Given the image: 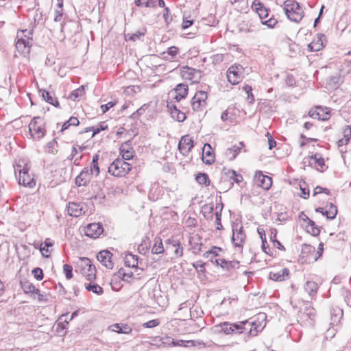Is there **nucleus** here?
Returning a JSON list of instances; mask_svg holds the SVG:
<instances>
[{
    "label": "nucleus",
    "instance_id": "35",
    "mask_svg": "<svg viewBox=\"0 0 351 351\" xmlns=\"http://www.w3.org/2000/svg\"><path fill=\"white\" fill-rule=\"evenodd\" d=\"M196 180L200 184H204L205 186H209L210 181L209 178L206 173H199L196 176Z\"/></svg>",
    "mask_w": 351,
    "mask_h": 351
},
{
    "label": "nucleus",
    "instance_id": "15",
    "mask_svg": "<svg viewBox=\"0 0 351 351\" xmlns=\"http://www.w3.org/2000/svg\"><path fill=\"white\" fill-rule=\"evenodd\" d=\"M68 213L69 215L78 217L85 213L83 204L69 202L68 204Z\"/></svg>",
    "mask_w": 351,
    "mask_h": 351
},
{
    "label": "nucleus",
    "instance_id": "20",
    "mask_svg": "<svg viewBox=\"0 0 351 351\" xmlns=\"http://www.w3.org/2000/svg\"><path fill=\"white\" fill-rule=\"evenodd\" d=\"M202 161L210 165L214 162V156L212 154V147L210 144L205 143L203 147Z\"/></svg>",
    "mask_w": 351,
    "mask_h": 351
},
{
    "label": "nucleus",
    "instance_id": "55",
    "mask_svg": "<svg viewBox=\"0 0 351 351\" xmlns=\"http://www.w3.org/2000/svg\"><path fill=\"white\" fill-rule=\"evenodd\" d=\"M116 103L117 102L115 101H111L108 102L106 104L101 105V109L102 113L106 112L111 108L114 106Z\"/></svg>",
    "mask_w": 351,
    "mask_h": 351
},
{
    "label": "nucleus",
    "instance_id": "59",
    "mask_svg": "<svg viewBox=\"0 0 351 351\" xmlns=\"http://www.w3.org/2000/svg\"><path fill=\"white\" fill-rule=\"evenodd\" d=\"M204 265L205 263H203L202 261H197L193 264V266L199 271H204Z\"/></svg>",
    "mask_w": 351,
    "mask_h": 351
},
{
    "label": "nucleus",
    "instance_id": "36",
    "mask_svg": "<svg viewBox=\"0 0 351 351\" xmlns=\"http://www.w3.org/2000/svg\"><path fill=\"white\" fill-rule=\"evenodd\" d=\"M181 75L183 78L190 80L193 76L194 69L188 66H182L180 69Z\"/></svg>",
    "mask_w": 351,
    "mask_h": 351
},
{
    "label": "nucleus",
    "instance_id": "52",
    "mask_svg": "<svg viewBox=\"0 0 351 351\" xmlns=\"http://www.w3.org/2000/svg\"><path fill=\"white\" fill-rule=\"evenodd\" d=\"M32 274H33L34 278L37 280H43V270L40 268H39V267L34 268L32 270Z\"/></svg>",
    "mask_w": 351,
    "mask_h": 351
},
{
    "label": "nucleus",
    "instance_id": "41",
    "mask_svg": "<svg viewBox=\"0 0 351 351\" xmlns=\"http://www.w3.org/2000/svg\"><path fill=\"white\" fill-rule=\"evenodd\" d=\"M53 245V243L51 242L49 239H47L43 244H41L40 246V252L43 254V255L45 257H48L49 252V247H51Z\"/></svg>",
    "mask_w": 351,
    "mask_h": 351
},
{
    "label": "nucleus",
    "instance_id": "64",
    "mask_svg": "<svg viewBox=\"0 0 351 351\" xmlns=\"http://www.w3.org/2000/svg\"><path fill=\"white\" fill-rule=\"evenodd\" d=\"M343 136L346 138H348L350 141L351 138V126L348 125L344 130H343Z\"/></svg>",
    "mask_w": 351,
    "mask_h": 351
},
{
    "label": "nucleus",
    "instance_id": "13",
    "mask_svg": "<svg viewBox=\"0 0 351 351\" xmlns=\"http://www.w3.org/2000/svg\"><path fill=\"white\" fill-rule=\"evenodd\" d=\"M255 180L257 185L265 190H269L272 185L271 178L268 176L263 175L261 171L256 173Z\"/></svg>",
    "mask_w": 351,
    "mask_h": 351
},
{
    "label": "nucleus",
    "instance_id": "62",
    "mask_svg": "<svg viewBox=\"0 0 351 351\" xmlns=\"http://www.w3.org/2000/svg\"><path fill=\"white\" fill-rule=\"evenodd\" d=\"M144 36V34L143 33H141V32H136V33H134L133 34H132L130 37V40H133V41H136L137 40H141V38H143Z\"/></svg>",
    "mask_w": 351,
    "mask_h": 351
},
{
    "label": "nucleus",
    "instance_id": "10",
    "mask_svg": "<svg viewBox=\"0 0 351 351\" xmlns=\"http://www.w3.org/2000/svg\"><path fill=\"white\" fill-rule=\"evenodd\" d=\"M207 93L205 91H197L191 99V106L193 110L199 111L206 105Z\"/></svg>",
    "mask_w": 351,
    "mask_h": 351
},
{
    "label": "nucleus",
    "instance_id": "28",
    "mask_svg": "<svg viewBox=\"0 0 351 351\" xmlns=\"http://www.w3.org/2000/svg\"><path fill=\"white\" fill-rule=\"evenodd\" d=\"M21 287L25 293H38L39 289H36L29 281H21Z\"/></svg>",
    "mask_w": 351,
    "mask_h": 351
},
{
    "label": "nucleus",
    "instance_id": "42",
    "mask_svg": "<svg viewBox=\"0 0 351 351\" xmlns=\"http://www.w3.org/2000/svg\"><path fill=\"white\" fill-rule=\"evenodd\" d=\"M117 275L121 278L123 280L130 282V280L133 276L132 272H125V269L123 268H121L117 273Z\"/></svg>",
    "mask_w": 351,
    "mask_h": 351
},
{
    "label": "nucleus",
    "instance_id": "44",
    "mask_svg": "<svg viewBox=\"0 0 351 351\" xmlns=\"http://www.w3.org/2000/svg\"><path fill=\"white\" fill-rule=\"evenodd\" d=\"M213 206L204 205L202 207V211L206 218L212 219L213 216Z\"/></svg>",
    "mask_w": 351,
    "mask_h": 351
},
{
    "label": "nucleus",
    "instance_id": "63",
    "mask_svg": "<svg viewBox=\"0 0 351 351\" xmlns=\"http://www.w3.org/2000/svg\"><path fill=\"white\" fill-rule=\"evenodd\" d=\"M267 136H269L268 138V145L269 149H271L276 145V143L275 140L271 137V136L269 134V132H267Z\"/></svg>",
    "mask_w": 351,
    "mask_h": 351
},
{
    "label": "nucleus",
    "instance_id": "9",
    "mask_svg": "<svg viewBox=\"0 0 351 351\" xmlns=\"http://www.w3.org/2000/svg\"><path fill=\"white\" fill-rule=\"evenodd\" d=\"M245 239V234L241 225L234 224L232 226V240L236 247L242 248Z\"/></svg>",
    "mask_w": 351,
    "mask_h": 351
},
{
    "label": "nucleus",
    "instance_id": "4",
    "mask_svg": "<svg viewBox=\"0 0 351 351\" xmlns=\"http://www.w3.org/2000/svg\"><path fill=\"white\" fill-rule=\"evenodd\" d=\"M285 12L289 19L295 23L300 22L304 16L302 8L298 3L293 1L287 2Z\"/></svg>",
    "mask_w": 351,
    "mask_h": 351
},
{
    "label": "nucleus",
    "instance_id": "43",
    "mask_svg": "<svg viewBox=\"0 0 351 351\" xmlns=\"http://www.w3.org/2000/svg\"><path fill=\"white\" fill-rule=\"evenodd\" d=\"M90 282L89 284L86 285V289L88 291H93V293L99 294V295L102 293L103 289L100 286H99L97 284L92 283V281H90Z\"/></svg>",
    "mask_w": 351,
    "mask_h": 351
},
{
    "label": "nucleus",
    "instance_id": "3",
    "mask_svg": "<svg viewBox=\"0 0 351 351\" xmlns=\"http://www.w3.org/2000/svg\"><path fill=\"white\" fill-rule=\"evenodd\" d=\"M132 165L121 158L116 159L108 167V172L117 177H121L131 170Z\"/></svg>",
    "mask_w": 351,
    "mask_h": 351
},
{
    "label": "nucleus",
    "instance_id": "38",
    "mask_svg": "<svg viewBox=\"0 0 351 351\" xmlns=\"http://www.w3.org/2000/svg\"><path fill=\"white\" fill-rule=\"evenodd\" d=\"M169 243L171 244L173 247H176L174 250V254L177 257H181L183 254V247L180 245V243L178 241H171L168 240Z\"/></svg>",
    "mask_w": 351,
    "mask_h": 351
},
{
    "label": "nucleus",
    "instance_id": "60",
    "mask_svg": "<svg viewBox=\"0 0 351 351\" xmlns=\"http://www.w3.org/2000/svg\"><path fill=\"white\" fill-rule=\"evenodd\" d=\"M221 119L223 121H232L233 118L229 115L228 110H225L221 116Z\"/></svg>",
    "mask_w": 351,
    "mask_h": 351
},
{
    "label": "nucleus",
    "instance_id": "25",
    "mask_svg": "<svg viewBox=\"0 0 351 351\" xmlns=\"http://www.w3.org/2000/svg\"><path fill=\"white\" fill-rule=\"evenodd\" d=\"M317 288L318 286L314 281H307L304 285V289L310 298H313L316 295Z\"/></svg>",
    "mask_w": 351,
    "mask_h": 351
},
{
    "label": "nucleus",
    "instance_id": "7",
    "mask_svg": "<svg viewBox=\"0 0 351 351\" xmlns=\"http://www.w3.org/2000/svg\"><path fill=\"white\" fill-rule=\"evenodd\" d=\"M29 130L31 135L35 138L40 139L44 136L45 130L40 117H36L33 118L29 124Z\"/></svg>",
    "mask_w": 351,
    "mask_h": 351
},
{
    "label": "nucleus",
    "instance_id": "1",
    "mask_svg": "<svg viewBox=\"0 0 351 351\" xmlns=\"http://www.w3.org/2000/svg\"><path fill=\"white\" fill-rule=\"evenodd\" d=\"M267 315L265 313H260L256 315L254 321L249 322L248 320H245L243 322H245V327L248 328V330H243L245 341H247L250 336L257 335L258 332L263 329L265 326V324H263V322L265 321Z\"/></svg>",
    "mask_w": 351,
    "mask_h": 351
},
{
    "label": "nucleus",
    "instance_id": "22",
    "mask_svg": "<svg viewBox=\"0 0 351 351\" xmlns=\"http://www.w3.org/2000/svg\"><path fill=\"white\" fill-rule=\"evenodd\" d=\"M175 91L176 95L174 97V99H176V101H179L182 99L185 98L187 95L188 86L187 85L180 84L176 86Z\"/></svg>",
    "mask_w": 351,
    "mask_h": 351
},
{
    "label": "nucleus",
    "instance_id": "14",
    "mask_svg": "<svg viewBox=\"0 0 351 351\" xmlns=\"http://www.w3.org/2000/svg\"><path fill=\"white\" fill-rule=\"evenodd\" d=\"M112 256V253L108 250H102L97 255V260L107 269H112L113 267Z\"/></svg>",
    "mask_w": 351,
    "mask_h": 351
},
{
    "label": "nucleus",
    "instance_id": "8",
    "mask_svg": "<svg viewBox=\"0 0 351 351\" xmlns=\"http://www.w3.org/2000/svg\"><path fill=\"white\" fill-rule=\"evenodd\" d=\"M243 73V68L240 64L231 66L227 71V77L232 84H237L239 82Z\"/></svg>",
    "mask_w": 351,
    "mask_h": 351
},
{
    "label": "nucleus",
    "instance_id": "51",
    "mask_svg": "<svg viewBox=\"0 0 351 351\" xmlns=\"http://www.w3.org/2000/svg\"><path fill=\"white\" fill-rule=\"evenodd\" d=\"M202 77V72L200 70L194 69V72H193V76L191 77V80L193 82H199Z\"/></svg>",
    "mask_w": 351,
    "mask_h": 351
},
{
    "label": "nucleus",
    "instance_id": "21",
    "mask_svg": "<svg viewBox=\"0 0 351 351\" xmlns=\"http://www.w3.org/2000/svg\"><path fill=\"white\" fill-rule=\"evenodd\" d=\"M31 44L29 40V38L27 39L20 38L17 40L16 43V47L17 50L23 53H27L29 52Z\"/></svg>",
    "mask_w": 351,
    "mask_h": 351
},
{
    "label": "nucleus",
    "instance_id": "56",
    "mask_svg": "<svg viewBox=\"0 0 351 351\" xmlns=\"http://www.w3.org/2000/svg\"><path fill=\"white\" fill-rule=\"evenodd\" d=\"M221 213H220V212L217 211V212L215 213V217H216V219H215V223H216V224H217V227H216V228H217V230H221V229H223V226H222V224H221Z\"/></svg>",
    "mask_w": 351,
    "mask_h": 351
},
{
    "label": "nucleus",
    "instance_id": "12",
    "mask_svg": "<svg viewBox=\"0 0 351 351\" xmlns=\"http://www.w3.org/2000/svg\"><path fill=\"white\" fill-rule=\"evenodd\" d=\"M104 232V228L99 223H93L88 224L85 230V234L93 239L98 238Z\"/></svg>",
    "mask_w": 351,
    "mask_h": 351
},
{
    "label": "nucleus",
    "instance_id": "50",
    "mask_svg": "<svg viewBox=\"0 0 351 351\" xmlns=\"http://www.w3.org/2000/svg\"><path fill=\"white\" fill-rule=\"evenodd\" d=\"M311 158L315 160V164L318 167L322 168L324 165V160L319 154H316L311 156Z\"/></svg>",
    "mask_w": 351,
    "mask_h": 351
},
{
    "label": "nucleus",
    "instance_id": "2",
    "mask_svg": "<svg viewBox=\"0 0 351 351\" xmlns=\"http://www.w3.org/2000/svg\"><path fill=\"white\" fill-rule=\"evenodd\" d=\"M245 322L230 323L228 322H221L213 326L215 332H223L226 335L234 333L243 334V330H248L245 327Z\"/></svg>",
    "mask_w": 351,
    "mask_h": 351
},
{
    "label": "nucleus",
    "instance_id": "39",
    "mask_svg": "<svg viewBox=\"0 0 351 351\" xmlns=\"http://www.w3.org/2000/svg\"><path fill=\"white\" fill-rule=\"evenodd\" d=\"M324 214L326 216L327 219H335L337 214V206L331 203L330 204L329 209L328 210H325Z\"/></svg>",
    "mask_w": 351,
    "mask_h": 351
},
{
    "label": "nucleus",
    "instance_id": "53",
    "mask_svg": "<svg viewBox=\"0 0 351 351\" xmlns=\"http://www.w3.org/2000/svg\"><path fill=\"white\" fill-rule=\"evenodd\" d=\"M160 324L158 319L149 320L143 324V326L147 328H152L158 326Z\"/></svg>",
    "mask_w": 351,
    "mask_h": 351
},
{
    "label": "nucleus",
    "instance_id": "46",
    "mask_svg": "<svg viewBox=\"0 0 351 351\" xmlns=\"http://www.w3.org/2000/svg\"><path fill=\"white\" fill-rule=\"evenodd\" d=\"M243 90L247 93V100L248 101V102L250 104H252L254 103V97L252 93V88L251 86H249V85H245L244 87H243Z\"/></svg>",
    "mask_w": 351,
    "mask_h": 351
},
{
    "label": "nucleus",
    "instance_id": "24",
    "mask_svg": "<svg viewBox=\"0 0 351 351\" xmlns=\"http://www.w3.org/2000/svg\"><path fill=\"white\" fill-rule=\"evenodd\" d=\"M243 146L244 145L242 142L239 143L238 145H233L232 147L226 149V156L228 157L230 160L235 158Z\"/></svg>",
    "mask_w": 351,
    "mask_h": 351
},
{
    "label": "nucleus",
    "instance_id": "29",
    "mask_svg": "<svg viewBox=\"0 0 351 351\" xmlns=\"http://www.w3.org/2000/svg\"><path fill=\"white\" fill-rule=\"evenodd\" d=\"M138 256L128 253L125 257V264L130 267H137Z\"/></svg>",
    "mask_w": 351,
    "mask_h": 351
},
{
    "label": "nucleus",
    "instance_id": "18",
    "mask_svg": "<svg viewBox=\"0 0 351 351\" xmlns=\"http://www.w3.org/2000/svg\"><path fill=\"white\" fill-rule=\"evenodd\" d=\"M131 141H128L121 144L120 146V153L122 154V158L123 160H128L132 158L133 152L130 147Z\"/></svg>",
    "mask_w": 351,
    "mask_h": 351
},
{
    "label": "nucleus",
    "instance_id": "61",
    "mask_svg": "<svg viewBox=\"0 0 351 351\" xmlns=\"http://www.w3.org/2000/svg\"><path fill=\"white\" fill-rule=\"evenodd\" d=\"M166 339L167 341L165 343H167L169 345H173V346H182L183 343H184V341H182V340H180V341H178L176 342L173 339H172L169 337H167Z\"/></svg>",
    "mask_w": 351,
    "mask_h": 351
},
{
    "label": "nucleus",
    "instance_id": "49",
    "mask_svg": "<svg viewBox=\"0 0 351 351\" xmlns=\"http://www.w3.org/2000/svg\"><path fill=\"white\" fill-rule=\"evenodd\" d=\"M315 247L314 246H312L311 245H307V244H304L302 245V254H303V256H304V254H315Z\"/></svg>",
    "mask_w": 351,
    "mask_h": 351
},
{
    "label": "nucleus",
    "instance_id": "47",
    "mask_svg": "<svg viewBox=\"0 0 351 351\" xmlns=\"http://www.w3.org/2000/svg\"><path fill=\"white\" fill-rule=\"evenodd\" d=\"M63 271L65 274L66 278L70 280L73 277V267L71 265L65 264L63 265Z\"/></svg>",
    "mask_w": 351,
    "mask_h": 351
},
{
    "label": "nucleus",
    "instance_id": "5",
    "mask_svg": "<svg viewBox=\"0 0 351 351\" xmlns=\"http://www.w3.org/2000/svg\"><path fill=\"white\" fill-rule=\"evenodd\" d=\"M19 171V184L32 188L35 186L36 182L34 179L29 174V168L25 165L22 168V165L19 164L15 167V172Z\"/></svg>",
    "mask_w": 351,
    "mask_h": 351
},
{
    "label": "nucleus",
    "instance_id": "48",
    "mask_svg": "<svg viewBox=\"0 0 351 351\" xmlns=\"http://www.w3.org/2000/svg\"><path fill=\"white\" fill-rule=\"evenodd\" d=\"M219 251H221L220 247L214 246L212 247L210 250L206 252L204 254V256L205 258H209L210 256H213V257H216L218 255Z\"/></svg>",
    "mask_w": 351,
    "mask_h": 351
},
{
    "label": "nucleus",
    "instance_id": "6",
    "mask_svg": "<svg viewBox=\"0 0 351 351\" xmlns=\"http://www.w3.org/2000/svg\"><path fill=\"white\" fill-rule=\"evenodd\" d=\"M80 267L82 274L89 281H93L96 278V269L88 258H80Z\"/></svg>",
    "mask_w": 351,
    "mask_h": 351
},
{
    "label": "nucleus",
    "instance_id": "17",
    "mask_svg": "<svg viewBox=\"0 0 351 351\" xmlns=\"http://www.w3.org/2000/svg\"><path fill=\"white\" fill-rule=\"evenodd\" d=\"M91 173L88 168H84L75 178V184L78 186H86L91 180Z\"/></svg>",
    "mask_w": 351,
    "mask_h": 351
},
{
    "label": "nucleus",
    "instance_id": "34",
    "mask_svg": "<svg viewBox=\"0 0 351 351\" xmlns=\"http://www.w3.org/2000/svg\"><path fill=\"white\" fill-rule=\"evenodd\" d=\"M98 160H99V155L95 154L93 156L91 166H90V173L92 175H95V176H97L99 173V167L98 165Z\"/></svg>",
    "mask_w": 351,
    "mask_h": 351
},
{
    "label": "nucleus",
    "instance_id": "30",
    "mask_svg": "<svg viewBox=\"0 0 351 351\" xmlns=\"http://www.w3.org/2000/svg\"><path fill=\"white\" fill-rule=\"evenodd\" d=\"M220 266L227 271H231L232 269H237L239 267V262L237 261H227L224 259L221 261Z\"/></svg>",
    "mask_w": 351,
    "mask_h": 351
},
{
    "label": "nucleus",
    "instance_id": "37",
    "mask_svg": "<svg viewBox=\"0 0 351 351\" xmlns=\"http://www.w3.org/2000/svg\"><path fill=\"white\" fill-rule=\"evenodd\" d=\"M84 93V86L73 90L69 96V99L73 101H75L78 97H81Z\"/></svg>",
    "mask_w": 351,
    "mask_h": 351
},
{
    "label": "nucleus",
    "instance_id": "54",
    "mask_svg": "<svg viewBox=\"0 0 351 351\" xmlns=\"http://www.w3.org/2000/svg\"><path fill=\"white\" fill-rule=\"evenodd\" d=\"M231 176H230V180H233L237 183H240L243 181V177L240 174H237L235 171H231Z\"/></svg>",
    "mask_w": 351,
    "mask_h": 351
},
{
    "label": "nucleus",
    "instance_id": "57",
    "mask_svg": "<svg viewBox=\"0 0 351 351\" xmlns=\"http://www.w3.org/2000/svg\"><path fill=\"white\" fill-rule=\"evenodd\" d=\"M261 23L263 25H266L269 27H274V25L276 24L277 21L275 19H269L268 20L262 21Z\"/></svg>",
    "mask_w": 351,
    "mask_h": 351
},
{
    "label": "nucleus",
    "instance_id": "40",
    "mask_svg": "<svg viewBox=\"0 0 351 351\" xmlns=\"http://www.w3.org/2000/svg\"><path fill=\"white\" fill-rule=\"evenodd\" d=\"M173 110L174 111L171 112V115L172 118L175 119L179 122H182L186 119V116L184 112L180 111L179 109H174Z\"/></svg>",
    "mask_w": 351,
    "mask_h": 351
},
{
    "label": "nucleus",
    "instance_id": "11",
    "mask_svg": "<svg viewBox=\"0 0 351 351\" xmlns=\"http://www.w3.org/2000/svg\"><path fill=\"white\" fill-rule=\"evenodd\" d=\"M193 147V141L189 135L182 136L178 143V149L183 156H187Z\"/></svg>",
    "mask_w": 351,
    "mask_h": 351
},
{
    "label": "nucleus",
    "instance_id": "33",
    "mask_svg": "<svg viewBox=\"0 0 351 351\" xmlns=\"http://www.w3.org/2000/svg\"><path fill=\"white\" fill-rule=\"evenodd\" d=\"M164 251V246L161 239L159 237H156L154 239V244L152 249V252L156 254H162Z\"/></svg>",
    "mask_w": 351,
    "mask_h": 351
},
{
    "label": "nucleus",
    "instance_id": "23",
    "mask_svg": "<svg viewBox=\"0 0 351 351\" xmlns=\"http://www.w3.org/2000/svg\"><path fill=\"white\" fill-rule=\"evenodd\" d=\"M289 271L288 269L284 268L278 272L271 271L269 274V277L271 280L274 281H283L285 280V277L288 276Z\"/></svg>",
    "mask_w": 351,
    "mask_h": 351
},
{
    "label": "nucleus",
    "instance_id": "19",
    "mask_svg": "<svg viewBox=\"0 0 351 351\" xmlns=\"http://www.w3.org/2000/svg\"><path fill=\"white\" fill-rule=\"evenodd\" d=\"M308 114L313 119L322 121L328 120L330 117L329 114L327 112H324L322 107H317L315 110H311Z\"/></svg>",
    "mask_w": 351,
    "mask_h": 351
},
{
    "label": "nucleus",
    "instance_id": "27",
    "mask_svg": "<svg viewBox=\"0 0 351 351\" xmlns=\"http://www.w3.org/2000/svg\"><path fill=\"white\" fill-rule=\"evenodd\" d=\"M112 330L118 333L129 334L132 332V328L127 324H115L110 326Z\"/></svg>",
    "mask_w": 351,
    "mask_h": 351
},
{
    "label": "nucleus",
    "instance_id": "45",
    "mask_svg": "<svg viewBox=\"0 0 351 351\" xmlns=\"http://www.w3.org/2000/svg\"><path fill=\"white\" fill-rule=\"evenodd\" d=\"M107 128H108V125L106 124H105V123H102L99 125V127L96 128H95L94 127L86 128L84 132H87L88 131L92 130L93 132L92 136H94L97 134H99L101 131L105 130Z\"/></svg>",
    "mask_w": 351,
    "mask_h": 351
},
{
    "label": "nucleus",
    "instance_id": "16",
    "mask_svg": "<svg viewBox=\"0 0 351 351\" xmlns=\"http://www.w3.org/2000/svg\"><path fill=\"white\" fill-rule=\"evenodd\" d=\"M314 317V309L311 308H306L304 312L300 313L299 315L300 320L305 325L309 326L313 325Z\"/></svg>",
    "mask_w": 351,
    "mask_h": 351
},
{
    "label": "nucleus",
    "instance_id": "32",
    "mask_svg": "<svg viewBox=\"0 0 351 351\" xmlns=\"http://www.w3.org/2000/svg\"><path fill=\"white\" fill-rule=\"evenodd\" d=\"M42 97L49 104L54 106L55 107H59V102L56 97H53L51 93L47 90H43L42 91Z\"/></svg>",
    "mask_w": 351,
    "mask_h": 351
},
{
    "label": "nucleus",
    "instance_id": "58",
    "mask_svg": "<svg viewBox=\"0 0 351 351\" xmlns=\"http://www.w3.org/2000/svg\"><path fill=\"white\" fill-rule=\"evenodd\" d=\"M178 52V49L176 47L172 46L168 48L167 53L171 56V58L175 57Z\"/></svg>",
    "mask_w": 351,
    "mask_h": 351
},
{
    "label": "nucleus",
    "instance_id": "31",
    "mask_svg": "<svg viewBox=\"0 0 351 351\" xmlns=\"http://www.w3.org/2000/svg\"><path fill=\"white\" fill-rule=\"evenodd\" d=\"M323 36V35H320L317 40H313L308 44V47L311 51H319L323 49L324 45L322 40Z\"/></svg>",
    "mask_w": 351,
    "mask_h": 351
},
{
    "label": "nucleus",
    "instance_id": "26",
    "mask_svg": "<svg viewBox=\"0 0 351 351\" xmlns=\"http://www.w3.org/2000/svg\"><path fill=\"white\" fill-rule=\"evenodd\" d=\"M252 7H254L256 13L258 14L259 18L261 21H263L264 19L267 18L268 16V11L265 7H264L263 4L261 2H254L252 4Z\"/></svg>",
    "mask_w": 351,
    "mask_h": 351
}]
</instances>
